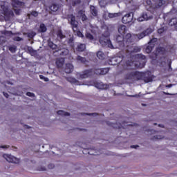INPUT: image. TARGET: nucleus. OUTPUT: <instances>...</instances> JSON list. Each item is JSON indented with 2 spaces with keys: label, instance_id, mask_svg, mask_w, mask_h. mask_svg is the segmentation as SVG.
Instances as JSON below:
<instances>
[{
  "label": "nucleus",
  "instance_id": "obj_1",
  "mask_svg": "<svg viewBox=\"0 0 177 177\" xmlns=\"http://www.w3.org/2000/svg\"><path fill=\"white\" fill-rule=\"evenodd\" d=\"M109 37H110V33L106 30L100 37L99 42L104 48H110L111 49H114V46H113V44H111V41Z\"/></svg>",
  "mask_w": 177,
  "mask_h": 177
},
{
  "label": "nucleus",
  "instance_id": "obj_2",
  "mask_svg": "<svg viewBox=\"0 0 177 177\" xmlns=\"http://www.w3.org/2000/svg\"><path fill=\"white\" fill-rule=\"evenodd\" d=\"M142 77H143V75L140 72L128 71L124 75V79L129 81H139Z\"/></svg>",
  "mask_w": 177,
  "mask_h": 177
},
{
  "label": "nucleus",
  "instance_id": "obj_3",
  "mask_svg": "<svg viewBox=\"0 0 177 177\" xmlns=\"http://www.w3.org/2000/svg\"><path fill=\"white\" fill-rule=\"evenodd\" d=\"M0 10L3 15L1 20L8 21L15 16L13 11L8 10V7L5 4L0 5Z\"/></svg>",
  "mask_w": 177,
  "mask_h": 177
},
{
  "label": "nucleus",
  "instance_id": "obj_4",
  "mask_svg": "<svg viewBox=\"0 0 177 177\" xmlns=\"http://www.w3.org/2000/svg\"><path fill=\"white\" fill-rule=\"evenodd\" d=\"M167 1L168 0H148L147 3L153 9H160L161 6L165 5Z\"/></svg>",
  "mask_w": 177,
  "mask_h": 177
},
{
  "label": "nucleus",
  "instance_id": "obj_5",
  "mask_svg": "<svg viewBox=\"0 0 177 177\" xmlns=\"http://www.w3.org/2000/svg\"><path fill=\"white\" fill-rule=\"evenodd\" d=\"M67 19L69 24L71 26V28L74 32L78 31V22L75 20V16L71 14L67 15Z\"/></svg>",
  "mask_w": 177,
  "mask_h": 177
},
{
  "label": "nucleus",
  "instance_id": "obj_6",
  "mask_svg": "<svg viewBox=\"0 0 177 177\" xmlns=\"http://www.w3.org/2000/svg\"><path fill=\"white\" fill-rule=\"evenodd\" d=\"M152 32H153V30L150 28H148L145 30L142 31L141 33L134 35V37L136 39H138L139 41L142 38H145V37H147V35H150V34H151Z\"/></svg>",
  "mask_w": 177,
  "mask_h": 177
},
{
  "label": "nucleus",
  "instance_id": "obj_7",
  "mask_svg": "<svg viewBox=\"0 0 177 177\" xmlns=\"http://www.w3.org/2000/svg\"><path fill=\"white\" fill-rule=\"evenodd\" d=\"M133 20V14L132 12H129L128 14H126L122 18V23H123L124 24H129V23H132Z\"/></svg>",
  "mask_w": 177,
  "mask_h": 177
},
{
  "label": "nucleus",
  "instance_id": "obj_8",
  "mask_svg": "<svg viewBox=\"0 0 177 177\" xmlns=\"http://www.w3.org/2000/svg\"><path fill=\"white\" fill-rule=\"evenodd\" d=\"M3 158L8 161V162H12L13 164H19L20 159L8 154H4Z\"/></svg>",
  "mask_w": 177,
  "mask_h": 177
},
{
  "label": "nucleus",
  "instance_id": "obj_9",
  "mask_svg": "<svg viewBox=\"0 0 177 177\" xmlns=\"http://www.w3.org/2000/svg\"><path fill=\"white\" fill-rule=\"evenodd\" d=\"M76 75L79 80L88 78V77H91V75H92V70L84 71L82 73H77Z\"/></svg>",
  "mask_w": 177,
  "mask_h": 177
},
{
  "label": "nucleus",
  "instance_id": "obj_10",
  "mask_svg": "<svg viewBox=\"0 0 177 177\" xmlns=\"http://www.w3.org/2000/svg\"><path fill=\"white\" fill-rule=\"evenodd\" d=\"M94 85H95V88H97V89H102V90L109 89V88L110 86L109 84H104L102 82H97L94 84Z\"/></svg>",
  "mask_w": 177,
  "mask_h": 177
},
{
  "label": "nucleus",
  "instance_id": "obj_11",
  "mask_svg": "<svg viewBox=\"0 0 177 177\" xmlns=\"http://www.w3.org/2000/svg\"><path fill=\"white\" fill-rule=\"evenodd\" d=\"M142 77L140 80H143L144 82H151L153 81V79L150 76V72H147L145 73H142Z\"/></svg>",
  "mask_w": 177,
  "mask_h": 177
},
{
  "label": "nucleus",
  "instance_id": "obj_12",
  "mask_svg": "<svg viewBox=\"0 0 177 177\" xmlns=\"http://www.w3.org/2000/svg\"><path fill=\"white\" fill-rule=\"evenodd\" d=\"M56 35L57 39H58L60 42H62V41L66 38V35L63 32L62 29H59L56 32Z\"/></svg>",
  "mask_w": 177,
  "mask_h": 177
},
{
  "label": "nucleus",
  "instance_id": "obj_13",
  "mask_svg": "<svg viewBox=\"0 0 177 177\" xmlns=\"http://www.w3.org/2000/svg\"><path fill=\"white\" fill-rule=\"evenodd\" d=\"M153 19L152 16L147 15V13H143L138 19V21H147V20H151Z\"/></svg>",
  "mask_w": 177,
  "mask_h": 177
},
{
  "label": "nucleus",
  "instance_id": "obj_14",
  "mask_svg": "<svg viewBox=\"0 0 177 177\" xmlns=\"http://www.w3.org/2000/svg\"><path fill=\"white\" fill-rule=\"evenodd\" d=\"M56 52H59V55L61 56H67L69 50L67 48H62V47H59L58 50H56Z\"/></svg>",
  "mask_w": 177,
  "mask_h": 177
},
{
  "label": "nucleus",
  "instance_id": "obj_15",
  "mask_svg": "<svg viewBox=\"0 0 177 177\" xmlns=\"http://www.w3.org/2000/svg\"><path fill=\"white\" fill-rule=\"evenodd\" d=\"M11 1H12V6H13V8H20V6H24V3L19 0H11Z\"/></svg>",
  "mask_w": 177,
  "mask_h": 177
},
{
  "label": "nucleus",
  "instance_id": "obj_16",
  "mask_svg": "<svg viewBox=\"0 0 177 177\" xmlns=\"http://www.w3.org/2000/svg\"><path fill=\"white\" fill-rule=\"evenodd\" d=\"M13 35H15L12 37L13 41H17V42L24 41V39L23 37H19V35H21V33L17 32V33H14Z\"/></svg>",
  "mask_w": 177,
  "mask_h": 177
},
{
  "label": "nucleus",
  "instance_id": "obj_17",
  "mask_svg": "<svg viewBox=\"0 0 177 177\" xmlns=\"http://www.w3.org/2000/svg\"><path fill=\"white\" fill-rule=\"evenodd\" d=\"M73 70H74V66L71 64H66L65 67V73L66 74H70L73 73Z\"/></svg>",
  "mask_w": 177,
  "mask_h": 177
},
{
  "label": "nucleus",
  "instance_id": "obj_18",
  "mask_svg": "<svg viewBox=\"0 0 177 177\" xmlns=\"http://www.w3.org/2000/svg\"><path fill=\"white\" fill-rule=\"evenodd\" d=\"M116 41L120 44V46H124V35H119L116 36Z\"/></svg>",
  "mask_w": 177,
  "mask_h": 177
},
{
  "label": "nucleus",
  "instance_id": "obj_19",
  "mask_svg": "<svg viewBox=\"0 0 177 177\" xmlns=\"http://www.w3.org/2000/svg\"><path fill=\"white\" fill-rule=\"evenodd\" d=\"M90 13L94 17H97V8L94 6H90Z\"/></svg>",
  "mask_w": 177,
  "mask_h": 177
},
{
  "label": "nucleus",
  "instance_id": "obj_20",
  "mask_svg": "<svg viewBox=\"0 0 177 177\" xmlns=\"http://www.w3.org/2000/svg\"><path fill=\"white\" fill-rule=\"evenodd\" d=\"M56 64L58 68H62L63 67V64H64V58L57 59Z\"/></svg>",
  "mask_w": 177,
  "mask_h": 177
},
{
  "label": "nucleus",
  "instance_id": "obj_21",
  "mask_svg": "<svg viewBox=\"0 0 177 177\" xmlns=\"http://www.w3.org/2000/svg\"><path fill=\"white\" fill-rule=\"evenodd\" d=\"M76 60H77V63H82L83 64H86V63H88V60L86 59V58H85L84 57H81L80 55H78L76 57Z\"/></svg>",
  "mask_w": 177,
  "mask_h": 177
},
{
  "label": "nucleus",
  "instance_id": "obj_22",
  "mask_svg": "<svg viewBox=\"0 0 177 177\" xmlns=\"http://www.w3.org/2000/svg\"><path fill=\"white\" fill-rule=\"evenodd\" d=\"M169 25L174 27L175 30H177V18H173L169 22Z\"/></svg>",
  "mask_w": 177,
  "mask_h": 177
},
{
  "label": "nucleus",
  "instance_id": "obj_23",
  "mask_svg": "<svg viewBox=\"0 0 177 177\" xmlns=\"http://www.w3.org/2000/svg\"><path fill=\"white\" fill-rule=\"evenodd\" d=\"M65 80L71 84H78V80L73 77H65Z\"/></svg>",
  "mask_w": 177,
  "mask_h": 177
},
{
  "label": "nucleus",
  "instance_id": "obj_24",
  "mask_svg": "<svg viewBox=\"0 0 177 177\" xmlns=\"http://www.w3.org/2000/svg\"><path fill=\"white\" fill-rule=\"evenodd\" d=\"M26 49H27L28 53H30V55H31V56H35V55H37V50H34V48H32V47L28 46Z\"/></svg>",
  "mask_w": 177,
  "mask_h": 177
},
{
  "label": "nucleus",
  "instance_id": "obj_25",
  "mask_svg": "<svg viewBox=\"0 0 177 177\" xmlns=\"http://www.w3.org/2000/svg\"><path fill=\"white\" fill-rule=\"evenodd\" d=\"M107 124L113 127V128L120 129L122 128V124L121 123H111L110 122H107Z\"/></svg>",
  "mask_w": 177,
  "mask_h": 177
},
{
  "label": "nucleus",
  "instance_id": "obj_26",
  "mask_svg": "<svg viewBox=\"0 0 177 177\" xmlns=\"http://www.w3.org/2000/svg\"><path fill=\"white\" fill-rule=\"evenodd\" d=\"M125 31H127V26H125V25H120L118 28V32L122 35L125 34Z\"/></svg>",
  "mask_w": 177,
  "mask_h": 177
},
{
  "label": "nucleus",
  "instance_id": "obj_27",
  "mask_svg": "<svg viewBox=\"0 0 177 177\" xmlns=\"http://www.w3.org/2000/svg\"><path fill=\"white\" fill-rule=\"evenodd\" d=\"M58 115H62V117H70V113L66 112L63 110H59L57 111Z\"/></svg>",
  "mask_w": 177,
  "mask_h": 177
},
{
  "label": "nucleus",
  "instance_id": "obj_28",
  "mask_svg": "<svg viewBox=\"0 0 177 177\" xmlns=\"http://www.w3.org/2000/svg\"><path fill=\"white\" fill-rule=\"evenodd\" d=\"M155 44H150L148 43V46L146 48V52L147 53H151V50H153V49L154 48Z\"/></svg>",
  "mask_w": 177,
  "mask_h": 177
},
{
  "label": "nucleus",
  "instance_id": "obj_29",
  "mask_svg": "<svg viewBox=\"0 0 177 177\" xmlns=\"http://www.w3.org/2000/svg\"><path fill=\"white\" fill-rule=\"evenodd\" d=\"M86 46L84 44H79L77 46V50L78 52H84V50H85L86 49Z\"/></svg>",
  "mask_w": 177,
  "mask_h": 177
},
{
  "label": "nucleus",
  "instance_id": "obj_30",
  "mask_svg": "<svg viewBox=\"0 0 177 177\" xmlns=\"http://www.w3.org/2000/svg\"><path fill=\"white\" fill-rule=\"evenodd\" d=\"M165 52V48L162 47H158L156 48V56H158V55H162Z\"/></svg>",
  "mask_w": 177,
  "mask_h": 177
},
{
  "label": "nucleus",
  "instance_id": "obj_31",
  "mask_svg": "<svg viewBox=\"0 0 177 177\" xmlns=\"http://www.w3.org/2000/svg\"><path fill=\"white\" fill-rule=\"evenodd\" d=\"M119 16H121V12L108 14V17H109V19H115V17H119Z\"/></svg>",
  "mask_w": 177,
  "mask_h": 177
},
{
  "label": "nucleus",
  "instance_id": "obj_32",
  "mask_svg": "<svg viewBox=\"0 0 177 177\" xmlns=\"http://www.w3.org/2000/svg\"><path fill=\"white\" fill-rule=\"evenodd\" d=\"M50 9L52 12H57V10H59V4L53 3L50 6Z\"/></svg>",
  "mask_w": 177,
  "mask_h": 177
},
{
  "label": "nucleus",
  "instance_id": "obj_33",
  "mask_svg": "<svg viewBox=\"0 0 177 177\" xmlns=\"http://www.w3.org/2000/svg\"><path fill=\"white\" fill-rule=\"evenodd\" d=\"M161 139H164V136L156 135L151 138V140H160Z\"/></svg>",
  "mask_w": 177,
  "mask_h": 177
},
{
  "label": "nucleus",
  "instance_id": "obj_34",
  "mask_svg": "<svg viewBox=\"0 0 177 177\" xmlns=\"http://www.w3.org/2000/svg\"><path fill=\"white\" fill-rule=\"evenodd\" d=\"M97 57L100 60H103L104 59V57H106V55L102 51L100 50L97 53Z\"/></svg>",
  "mask_w": 177,
  "mask_h": 177
},
{
  "label": "nucleus",
  "instance_id": "obj_35",
  "mask_svg": "<svg viewBox=\"0 0 177 177\" xmlns=\"http://www.w3.org/2000/svg\"><path fill=\"white\" fill-rule=\"evenodd\" d=\"M46 26H45L44 24H40L39 31V32H46Z\"/></svg>",
  "mask_w": 177,
  "mask_h": 177
},
{
  "label": "nucleus",
  "instance_id": "obj_36",
  "mask_svg": "<svg viewBox=\"0 0 177 177\" xmlns=\"http://www.w3.org/2000/svg\"><path fill=\"white\" fill-rule=\"evenodd\" d=\"M24 35H28V38H30V39H32V38H34V37H35L37 34L35 32H30L28 33H24Z\"/></svg>",
  "mask_w": 177,
  "mask_h": 177
},
{
  "label": "nucleus",
  "instance_id": "obj_37",
  "mask_svg": "<svg viewBox=\"0 0 177 177\" xmlns=\"http://www.w3.org/2000/svg\"><path fill=\"white\" fill-rule=\"evenodd\" d=\"M31 16H33L34 17H37L38 12L32 11V12H30V13L28 14V17H31Z\"/></svg>",
  "mask_w": 177,
  "mask_h": 177
},
{
  "label": "nucleus",
  "instance_id": "obj_38",
  "mask_svg": "<svg viewBox=\"0 0 177 177\" xmlns=\"http://www.w3.org/2000/svg\"><path fill=\"white\" fill-rule=\"evenodd\" d=\"M109 68H101V75H106L109 73Z\"/></svg>",
  "mask_w": 177,
  "mask_h": 177
},
{
  "label": "nucleus",
  "instance_id": "obj_39",
  "mask_svg": "<svg viewBox=\"0 0 177 177\" xmlns=\"http://www.w3.org/2000/svg\"><path fill=\"white\" fill-rule=\"evenodd\" d=\"M85 37L86 38H87V39H90V41H93V35H92L91 33L86 32Z\"/></svg>",
  "mask_w": 177,
  "mask_h": 177
},
{
  "label": "nucleus",
  "instance_id": "obj_40",
  "mask_svg": "<svg viewBox=\"0 0 177 177\" xmlns=\"http://www.w3.org/2000/svg\"><path fill=\"white\" fill-rule=\"evenodd\" d=\"M48 46L51 48V49H56V48H57V46L52 41L48 42Z\"/></svg>",
  "mask_w": 177,
  "mask_h": 177
},
{
  "label": "nucleus",
  "instance_id": "obj_41",
  "mask_svg": "<svg viewBox=\"0 0 177 177\" xmlns=\"http://www.w3.org/2000/svg\"><path fill=\"white\" fill-rule=\"evenodd\" d=\"M6 42V38L3 36H0V45H3Z\"/></svg>",
  "mask_w": 177,
  "mask_h": 177
},
{
  "label": "nucleus",
  "instance_id": "obj_42",
  "mask_svg": "<svg viewBox=\"0 0 177 177\" xmlns=\"http://www.w3.org/2000/svg\"><path fill=\"white\" fill-rule=\"evenodd\" d=\"M68 45H70V46H71L73 48V46H74V39L72 37H71L68 40Z\"/></svg>",
  "mask_w": 177,
  "mask_h": 177
},
{
  "label": "nucleus",
  "instance_id": "obj_43",
  "mask_svg": "<svg viewBox=\"0 0 177 177\" xmlns=\"http://www.w3.org/2000/svg\"><path fill=\"white\" fill-rule=\"evenodd\" d=\"M82 115H93V117H97L99 115V113H82Z\"/></svg>",
  "mask_w": 177,
  "mask_h": 177
},
{
  "label": "nucleus",
  "instance_id": "obj_44",
  "mask_svg": "<svg viewBox=\"0 0 177 177\" xmlns=\"http://www.w3.org/2000/svg\"><path fill=\"white\" fill-rule=\"evenodd\" d=\"M39 78H40V80H44V81H45V82H49V78H48L42 75H39Z\"/></svg>",
  "mask_w": 177,
  "mask_h": 177
},
{
  "label": "nucleus",
  "instance_id": "obj_45",
  "mask_svg": "<svg viewBox=\"0 0 177 177\" xmlns=\"http://www.w3.org/2000/svg\"><path fill=\"white\" fill-rule=\"evenodd\" d=\"M100 6H101V8H104V6H106V1L104 0H101L100 2Z\"/></svg>",
  "mask_w": 177,
  "mask_h": 177
},
{
  "label": "nucleus",
  "instance_id": "obj_46",
  "mask_svg": "<svg viewBox=\"0 0 177 177\" xmlns=\"http://www.w3.org/2000/svg\"><path fill=\"white\" fill-rule=\"evenodd\" d=\"M129 52H140V48L138 47H134L133 49L129 50Z\"/></svg>",
  "mask_w": 177,
  "mask_h": 177
},
{
  "label": "nucleus",
  "instance_id": "obj_47",
  "mask_svg": "<svg viewBox=\"0 0 177 177\" xmlns=\"http://www.w3.org/2000/svg\"><path fill=\"white\" fill-rule=\"evenodd\" d=\"M95 74H97V75H102V68L95 69Z\"/></svg>",
  "mask_w": 177,
  "mask_h": 177
},
{
  "label": "nucleus",
  "instance_id": "obj_48",
  "mask_svg": "<svg viewBox=\"0 0 177 177\" xmlns=\"http://www.w3.org/2000/svg\"><path fill=\"white\" fill-rule=\"evenodd\" d=\"M9 50L12 52V53H15V52H16V46H12L9 47Z\"/></svg>",
  "mask_w": 177,
  "mask_h": 177
},
{
  "label": "nucleus",
  "instance_id": "obj_49",
  "mask_svg": "<svg viewBox=\"0 0 177 177\" xmlns=\"http://www.w3.org/2000/svg\"><path fill=\"white\" fill-rule=\"evenodd\" d=\"M75 145L76 146H79V147H82V149H84L85 147L84 146V145H82V142L77 141L75 142Z\"/></svg>",
  "mask_w": 177,
  "mask_h": 177
},
{
  "label": "nucleus",
  "instance_id": "obj_50",
  "mask_svg": "<svg viewBox=\"0 0 177 177\" xmlns=\"http://www.w3.org/2000/svg\"><path fill=\"white\" fill-rule=\"evenodd\" d=\"M75 32H77V35L80 37V38H84V34L81 32V31L77 30Z\"/></svg>",
  "mask_w": 177,
  "mask_h": 177
},
{
  "label": "nucleus",
  "instance_id": "obj_51",
  "mask_svg": "<svg viewBox=\"0 0 177 177\" xmlns=\"http://www.w3.org/2000/svg\"><path fill=\"white\" fill-rule=\"evenodd\" d=\"M26 96H29L30 97H34L35 96V94H34V93L27 92Z\"/></svg>",
  "mask_w": 177,
  "mask_h": 177
},
{
  "label": "nucleus",
  "instance_id": "obj_52",
  "mask_svg": "<svg viewBox=\"0 0 177 177\" xmlns=\"http://www.w3.org/2000/svg\"><path fill=\"white\" fill-rule=\"evenodd\" d=\"M14 12L15 13V15H20L21 10L19 9V8H16V9H14Z\"/></svg>",
  "mask_w": 177,
  "mask_h": 177
},
{
  "label": "nucleus",
  "instance_id": "obj_53",
  "mask_svg": "<svg viewBox=\"0 0 177 177\" xmlns=\"http://www.w3.org/2000/svg\"><path fill=\"white\" fill-rule=\"evenodd\" d=\"M80 3H81V0H75L73 3V6H75L76 5H80Z\"/></svg>",
  "mask_w": 177,
  "mask_h": 177
},
{
  "label": "nucleus",
  "instance_id": "obj_54",
  "mask_svg": "<svg viewBox=\"0 0 177 177\" xmlns=\"http://www.w3.org/2000/svg\"><path fill=\"white\" fill-rule=\"evenodd\" d=\"M84 15H85V11H84V10H80L78 12V16H80V17H82Z\"/></svg>",
  "mask_w": 177,
  "mask_h": 177
},
{
  "label": "nucleus",
  "instance_id": "obj_55",
  "mask_svg": "<svg viewBox=\"0 0 177 177\" xmlns=\"http://www.w3.org/2000/svg\"><path fill=\"white\" fill-rule=\"evenodd\" d=\"M156 42H157V38H153L150 40L149 44H154V45H156Z\"/></svg>",
  "mask_w": 177,
  "mask_h": 177
},
{
  "label": "nucleus",
  "instance_id": "obj_56",
  "mask_svg": "<svg viewBox=\"0 0 177 177\" xmlns=\"http://www.w3.org/2000/svg\"><path fill=\"white\" fill-rule=\"evenodd\" d=\"M81 17H82V21H86V20H88V17H86V15L85 14L84 15H82Z\"/></svg>",
  "mask_w": 177,
  "mask_h": 177
},
{
  "label": "nucleus",
  "instance_id": "obj_57",
  "mask_svg": "<svg viewBox=\"0 0 177 177\" xmlns=\"http://www.w3.org/2000/svg\"><path fill=\"white\" fill-rule=\"evenodd\" d=\"M164 31H165V28H159V29L158 30V34H162V33L164 32Z\"/></svg>",
  "mask_w": 177,
  "mask_h": 177
},
{
  "label": "nucleus",
  "instance_id": "obj_58",
  "mask_svg": "<svg viewBox=\"0 0 177 177\" xmlns=\"http://www.w3.org/2000/svg\"><path fill=\"white\" fill-rule=\"evenodd\" d=\"M129 97H140V95L139 94H136V95H127Z\"/></svg>",
  "mask_w": 177,
  "mask_h": 177
},
{
  "label": "nucleus",
  "instance_id": "obj_59",
  "mask_svg": "<svg viewBox=\"0 0 177 177\" xmlns=\"http://www.w3.org/2000/svg\"><path fill=\"white\" fill-rule=\"evenodd\" d=\"M138 57L140 58V59H142V60H145L146 59V56L143 55H138Z\"/></svg>",
  "mask_w": 177,
  "mask_h": 177
},
{
  "label": "nucleus",
  "instance_id": "obj_60",
  "mask_svg": "<svg viewBox=\"0 0 177 177\" xmlns=\"http://www.w3.org/2000/svg\"><path fill=\"white\" fill-rule=\"evenodd\" d=\"M131 37H132V35H131V33H128L126 35V39H129Z\"/></svg>",
  "mask_w": 177,
  "mask_h": 177
},
{
  "label": "nucleus",
  "instance_id": "obj_61",
  "mask_svg": "<svg viewBox=\"0 0 177 177\" xmlns=\"http://www.w3.org/2000/svg\"><path fill=\"white\" fill-rule=\"evenodd\" d=\"M48 167L49 169H53V168H55V165L50 164V165H48Z\"/></svg>",
  "mask_w": 177,
  "mask_h": 177
},
{
  "label": "nucleus",
  "instance_id": "obj_62",
  "mask_svg": "<svg viewBox=\"0 0 177 177\" xmlns=\"http://www.w3.org/2000/svg\"><path fill=\"white\" fill-rule=\"evenodd\" d=\"M3 34L5 35H10L12 34V32H10V31H4Z\"/></svg>",
  "mask_w": 177,
  "mask_h": 177
},
{
  "label": "nucleus",
  "instance_id": "obj_63",
  "mask_svg": "<svg viewBox=\"0 0 177 177\" xmlns=\"http://www.w3.org/2000/svg\"><path fill=\"white\" fill-rule=\"evenodd\" d=\"M131 149H138V147H139L138 145H131Z\"/></svg>",
  "mask_w": 177,
  "mask_h": 177
},
{
  "label": "nucleus",
  "instance_id": "obj_64",
  "mask_svg": "<svg viewBox=\"0 0 177 177\" xmlns=\"http://www.w3.org/2000/svg\"><path fill=\"white\" fill-rule=\"evenodd\" d=\"M110 3H117L118 2V0H109Z\"/></svg>",
  "mask_w": 177,
  "mask_h": 177
}]
</instances>
